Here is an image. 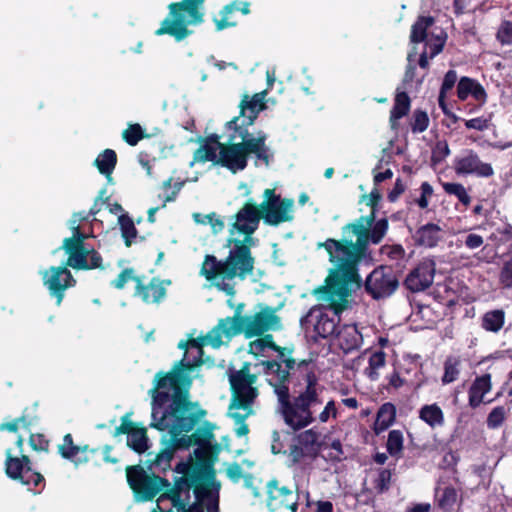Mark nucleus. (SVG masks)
Returning a JSON list of instances; mask_svg holds the SVG:
<instances>
[{"label":"nucleus","mask_w":512,"mask_h":512,"mask_svg":"<svg viewBox=\"0 0 512 512\" xmlns=\"http://www.w3.org/2000/svg\"><path fill=\"white\" fill-rule=\"evenodd\" d=\"M442 187L446 194L455 196L463 205L468 206L471 203V197L468 195L463 184L444 182L442 183Z\"/></svg>","instance_id":"nucleus-45"},{"label":"nucleus","mask_w":512,"mask_h":512,"mask_svg":"<svg viewBox=\"0 0 512 512\" xmlns=\"http://www.w3.org/2000/svg\"><path fill=\"white\" fill-rule=\"evenodd\" d=\"M365 292L374 300H381L390 297L398 288L399 280L393 268L388 265L375 267L362 280Z\"/></svg>","instance_id":"nucleus-12"},{"label":"nucleus","mask_w":512,"mask_h":512,"mask_svg":"<svg viewBox=\"0 0 512 512\" xmlns=\"http://www.w3.org/2000/svg\"><path fill=\"white\" fill-rule=\"evenodd\" d=\"M266 505L270 512H297L299 506V495L295 490L286 485H281L276 478L269 480L266 484Z\"/></svg>","instance_id":"nucleus-15"},{"label":"nucleus","mask_w":512,"mask_h":512,"mask_svg":"<svg viewBox=\"0 0 512 512\" xmlns=\"http://www.w3.org/2000/svg\"><path fill=\"white\" fill-rule=\"evenodd\" d=\"M135 279H141L138 276L134 275V269L133 268H125L123 269L119 275L111 282V285L121 290L125 287V285L130 281L133 280L135 282Z\"/></svg>","instance_id":"nucleus-56"},{"label":"nucleus","mask_w":512,"mask_h":512,"mask_svg":"<svg viewBox=\"0 0 512 512\" xmlns=\"http://www.w3.org/2000/svg\"><path fill=\"white\" fill-rule=\"evenodd\" d=\"M220 482H205V485H197L194 495L199 503H205L207 512H219Z\"/></svg>","instance_id":"nucleus-29"},{"label":"nucleus","mask_w":512,"mask_h":512,"mask_svg":"<svg viewBox=\"0 0 512 512\" xmlns=\"http://www.w3.org/2000/svg\"><path fill=\"white\" fill-rule=\"evenodd\" d=\"M321 288L322 286L316 288L314 290V294L318 296L319 300H323L328 303L329 309L333 311V315L329 316V314L323 308L315 306L311 308L307 315L301 319V323L312 324L313 319H315L316 322L313 325L316 334L323 339L334 338L340 327V314L348 306V298H345V302L343 303L345 306L340 310V308L337 306L339 297H330V294L322 292Z\"/></svg>","instance_id":"nucleus-7"},{"label":"nucleus","mask_w":512,"mask_h":512,"mask_svg":"<svg viewBox=\"0 0 512 512\" xmlns=\"http://www.w3.org/2000/svg\"><path fill=\"white\" fill-rule=\"evenodd\" d=\"M276 312L277 308L260 304L259 310L249 315L244 326H237L236 331L243 334L246 339H251L270 330H278L281 327V318Z\"/></svg>","instance_id":"nucleus-14"},{"label":"nucleus","mask_w":512,"mask_h":512,"mask_svg":"<svg viewBox=\"0 0 512 512\" xmlns=\"http://www.w3.org/2000/svg\"><path fill=\"white\" fill-rule=\"evenodd\" d=\"M248 155L235 141L226 143L219 152L218 165L227 168L232 173L242 171L247 167Z\"/></svg>","instance_id":"nucleus-25"},{"label":"nucleus","mask_w":512,"mask_h":512,"mask_svg":"<svg viewBox=\"0 0 512 512\" xmlns=\"http://www.w3.org/2000/svg\"><path fill=\"white\" fill-rule=\"evenodd\" d=\"M457 97L461 101H465L471 96L477 104H467L464 106V110L468 113H473L482 107L487 102V92L480 82L476 79L463 76L458 80L456 86Z\"/></svg>","instance_id":"nucleus-21"},{"label":"nucleus","mask_w":512,"mask_h":512,"mask_svg":"<svg viewBox=\"0 0 512 512\" xmlns=\"http://www.w3.org/2000/svg\"><path fill=\"white\" fill-rule=\"evenodd\" d=\"M16 446L20 456H13L11 449L5 453V473L22 485L28 487V490L40 492L45 487V478L43 475L32 468V461L29 456L23 454L24 439L19 436L16 440Z\"/></svg>","instance_id":"nucleus-8"},{"label":"nucleus","mask_w":512,"mask_h":512,"mask_svg":"<svg viewBox=\"0 0 512 512\" xmlns=\"http://www.w3.org/2000/svg\"><path fill=\"white\" fill-rule=\"evenodd\" d=\"M197 485H205V481L201 479L199 472L193 471L190 476H181L175 479L174 484L169 482L168 487H164L163 492L157 498V505L151 512H175L172 508H164L162 504L170 501L171 506L184 507V501L189 500L190 489Z\"/></svg>","instance_id":"nucleus-11"},{"label":"nucleus","mask_w":512,"mask_h":512,"mask_svg":"<svg viewBox=\"0 0 512 512\" xmlns=\"http://www.w3.org/2000/svg\"><path fill=\"white\" fill-rule=\"evenodd\" d=\"M506 411L503 406H497L488 414L486 423L491 429L499 428L505 421Z\"/></svg>","instance_id":"nucleus-55"},{"label":"nucleus","mask_w":512,"mask_h":512,"mask_svg":"<svg viewBox=\"0 0 512 512\" xmlns=\"http://www.w3.org/2000/svg\"><path fill=\"white\" fill-rule=\"evenodd\" d=\"M438 507L444 511H451L458 498L457 490L453 486H446L436 494Z\"/></svg>","instance_id":"nucleus-43"},{"label":"nucleus","mask_w":512,"mask_h":512,"mask_svg":"<svg viewBox=\"0 0 512 512\" xmlns=\"http://www.w3.org/2000/svg\"><path fill=\"white\" fill-rule=\"evenodd\" d=\"M323 393H324V391L320 394V398L322 400V403L320 405L316 406L314 410H312V417L314 418V420L309 425H311L316 420H318L321 423H327L330 418H333L334 420H336L338 418V409L336 407V402L333 399L329 400L325 404L323 410L318 414V416H315V412L324 403Z\"/></svg>","instance_id":"nucleus-42"},{"label":"nucleus","mask_w":512,"mask_h":512,"mask_svg":"<svg viewBox=\"0 0 512 512\" xmlns=\"http://www.w3.org/2000/svg\"><path fill=\"white\" fill-rule=\"evenodd\" d=\"M154 458L152 459V461ZM151 460H147V470L140 464L126 467L127 483L137 501L147 502L153 500L169 486V480L155 474V471L164 472L157 466L149 469Z\"/></svg>","instance_id":"nucleus-6"},{"label":"nucleus","mask_w":512,"mask_h":512,"mask_svg":"<svg viewBox=\"0 0 512 512\" xmlns=\"http://www.w3.org/2000/svg\"><path fill=\"white\" fill-rule=\"evenodd\" d=\"M31 448L37 452H48L50 441L41 433H32L29 437Z\"/></svg>","instance_id":"nucleus-57"},{"label":"nucleus","mask_w":512,"mask_h":512,"mask_svg":"<svg viewBox=\"0 0 512 512\" xmlns=\"http://www.w3.org/2000/svg\"><path fill=\"white\" fill-rule=\"evenodd\" d=\"M199 143L200 146L193 153L194 162H212L213 164L218 165L219 154H217V151L219 150V148H217V146H213L205 142Z\"/></svg>","instance_id":"nucleus-40"},{"label":"nucleus","mask_w":512,"mask_h":512,"mask_svg":"<svg viewBox=\"0 0 512 512\" xmlns=\"http://www.w3.org/2000/svg\"><path fill=\"white\" fill-rule=\"evenodd\" d=\"M403 433L400 430H391L386 443L387 452L391 456H397L403 450Z\"/></svg>","instance_id":"nucleus-47"},{"label":"nucleus","mask_w":512,"mask_h":512,"mask_svg":"<svg viewBox=\"0 0 512 512\" xmlns=\"http://www.w3.org/2000/svg\"><path fill=\"white\" fill-rule=\"evenodd\" d=\"M137 427H139L138 424L130 420V413H126L124 416H122L121 424L115 428L112 435L114 437L122 434H126L128 436Z\"/></svg>","instance_id":"nucleus-59"},{"label":"nucleus","mask_w":512,"mask_h":512,"mask_svg":"<svg viewBox=\"0 0 512 512\" xmlns=\"http://www.w3.org/2000/svg\"><path fill=\"white\" fill-rule=\"evenodd\" d=\"M62 249L68 254L66 266L76 270H92L103 268V258L94 248H86L85 244L72 237L65 238Z\"/></svg>","instance_id":"nucleus-13"},{"label":"nucleus","mask_w":512,"mask_h":512,"mask_svg":"<svg viewBox=\"0 0 512 512\" xmlns=\"http://www.w3.org/2000/svg\"><path fill=\"white\" fill-rule=\"evenodd\" d=\"M203 363L200 359L193 362L180 359L173 364L170 371H159L155 374L153 387L149 390L152 400L150 427L158 431H168L169 437H162V448L151 461L149 469L157 466L167 471L171 468L176 451L212 444L216 425L204 421L194 430L207 415V410L201 408L198 402L190 400L192 372Z\"/></svg>","instance_id":"nucleus-1"},{"label":"nucleus","mask_w":512,"mask_h":512,"mask_svg":"<svg viewBox=\"0 0 512 512\" xmlns=\"http://www.w3.org/2000/svg\"><path fill=\"white\" fill-rule=\"evenodd\" d=\"M392 478V471L383 468L378 472L377 477L373 481V485L377 493L382 494L387 492L390 488Z\"/></svg>","instance_id":"nucleus-51"},{"label":"nucleus","mask_w":512,"mask_h":512,"mask_svg":"<svg viewBox=\"0 0 512 512\" xmlns=\"http://www.w3.org/2000/svg\"><path fill=\"white\" fill-rule=\"evenodd\" d=\"M250 366L249 362H244L239 370H229L228 377L232 393L230 408L252 412V406L259 395V391L254 386L257 376L250 373Z\"/></svg>","instance_id":"nucleus-9"},{"label":"nucleus","mask_w":512,"mask_h":512,"mask_svg":"<svg viewBox=\"0 0 512 512\" xmlns=\"http://www.w3.org/2000/svg\"><path fill=\"white\" fill-rule=\"evenodd\" d=\"M249 343V353L259 356L266 349L277 353V358L261 362L263 372L269 376V384L278 397L279 412L284 423L293 431H300L314 420L312 410L322 403L320 394L325 387L319 382L315 371H308L303 376L304 383H299L296 396L290 397L288 387L291 370L296 364L292 357L293 348L281 347L274 341L272 334H263Z\"/></svg>","instance_id":"nucleus-3"},{"label":"nucleus","mask_w":512,"mask_h":512,"mask_svg":"<svg viewBox=\"0 0 512 512\" xmlns=\"http://www.w3.org/2000/svg\"><path fill=\"white\" fill-rule=\"evenodd\" d=\"M388 228L387 218H381L373 223L372 215L360 216L342 227L341 239L327 238L317 243V249L323 248L327 252L331 264L321 291L330 294V297L338 296L337 306L340 310L344 308L343 303L345 298L349 297L351 288L362 287L360 264H373L369 244H379Z\"/></svg>","instance_id":"nucleus-2"},{"label":"nucleus","mask_w":512,"mask_h":512,"mask_svg":"<svg viewBox=\"0 0 512 512\" xmlns=\"http://www.w3.org/2000/svg\"><path fill=\"white\" fill-rule=\"evenodd\" d=\"M461 359L457 356H448L444 362L443 384H450L456 381L460 374Z\"/></svg>","instance_id":"nucleus-41"},{"label":"nucleus","mask_w":512,"mask_h":512,"mask_svg":"<svg viewBox=\"0 0 512 512\" xmlns=\"http://www.w3.org/2000/svg\"><path fill=\"white\" fill-rule=\"evenodd\" d=\"M380 253L386 255L390 260L401 261L406 256L405 249L401 244H385L380 248Z\"/></svg>","instance_id":"nucleus-54"},{"label":"nucleus","mask_w":512,"mask_h":512,"mask_svg":"<svg viewBox=\"0 0 512 512\" xmlns=\"http://www.w3.org/2000/svg\"><path fill=\"white\" fill-rule=\"evenodd\" d=\"M243 308V303L238 304L232 317L220 319L212 331L207 334L206 338L213 347L217 348L222 345V336L231 339L234 336L240 335L236 328H238L237 326H244L249 316L242 315Z\"/></svg>","instance_id":"nucleus-18"},{"label":"nucleus","mask_w":512,"mask_h":512,"mask_svg":"<svg viewBox=\"0 0 512 512\" xmlns=\"http://www.w3.org/2000/svg\"><path fill=\"white\" fill-rule=\"evenodd\" d=\"M206 0H181L168 5V16L155 31L156 36L169 35L177 42L190 36L193 31L189 25H199L204 22L203 6Z\"/></svg>","instance_id":"nucleus-5"},{"label":"nucleus","mask_w":512,"mask_h":512,"mask_svg":"<svg viewBox=\"0 0 512 512\" xmlns=\"http://www.w3.org/2000/svg\"><path fill=\"white\" fill-rule=\"evenodd\" d=\"M245 414H241L239 412H235L231 414V417L235 420L239 426L236 428L235 433L238 437L245 436L249 433V427L245 423V419L252 414V412H249V410H245Z\"/></svg>","instance_id":"nucleus-61"},{"label":"nucleus","mask_w":512,"mask_h":512,"mask_svg":"<svg viewBox=\"0 0 512 512\" xmlns=\"http://www.w3.org/2000/svg\"><path fill=\"white\" fill-rule=\"evenodd\" d=\"M43 284L47 287L50 294L56 298V304L59 306L64 298L65 291L76 285V280L66 264L64 266H51L42 274Z\"/></svg>","instance_id":"nucleus-17"},{"label":"nucleus","mask_w":512,"mask_h":512,"mask_svg":"<svg viewBox=\"0 0 512 512\" xmlns=\"http://www.w3.org/2000/svg\"><path fill=\"white\" fill-rule=\"evenodd\" d=\"M496 39L502 45H511L512 44V22L505 20L501 23L498 31L496 33Z\"/></svg>","instance_id":"nucleus-58"},{"label":"nucleus","mask_w":512,"mask_h":512,"mask_svg":"<svg viewBox=\"0 0 512 512\" xmlns=\"http://www.w3.org/2000/svg\"><path fill=\"white\" fill-rule=\"evenodd\" d=\"M364 198H367L366 205L371 208L370 214L373 216V223L376 222V213L378 209L379 202L382 198L380 191L375 187L371 190L369 195H364Z\"/></svg>","instance_id":"nucleus-60"},{"label":"nucleus","mask_w":512,"mask_h":512,"mask_svg":"<svg viewBox=\"0 0 512 512\" xmlns=\"http://www.w3.org/2000/svg\"><path fill=\"white\" fill-rule=\"evenodd\" d=\"M443 238L442 228L435 223H427L420 226L413 235L417 246L434 248Z\"/></svg>","instance_id":"nucleus-30"},{"label":"nucleus","mask_w":512,"mask_h":512,"mask_svg":"<svg viewBox=\"0 0 512 512\" xmlns=\"http://www.w3.org/2000/svg\"><path fill=\"white\" fill-rule=\"evenodd\" d=\"M433 24V17L419 16L411 27L410 41L415 44L425 41L427 38V30Z\"/></svg>","instance_id":"nucleus-39"},{"label":"nucleus","mask_w":512,"mask_h":512,"mask_svg":"<svg viewBox=\"0 0 512 512\" xmlns=\"http://www.w3.org/2000/svg\"><path fill=\"white\" fill-rule=\"evenodd\" d=\"M240 11L243 15L250 13V3L246 1L234 0L225 5L219 12L221 18H214L213 22L216 26V31H222L237 25V21L233 19V14Z\"/></svg>","instance_id":"nucleus-28"},{"label":"nucleus","mask_w":512,"mask_h":512,"mask_svg":"<svg viewBox=\"0 0 512 512\" xmlns=\"http://www.w3.org/2000/svg\"><path fill=\"white\" fill-rule=\"evenodd\" d=\"M453 169L459 176L472 175L478 178H489L494 175L492 165L482 161L478 152L472 148L463 149L454 158Z\"/></svg>","instance_id":"nucleus-16"},{"label":"nucleus","mask_w":512,"mask_h":512,"mask_svg":"<svg viewBox=\"0 0 512 512\" xmlns=\"http://www.w3.org/2000/svg\"><path fill=\"white\" fill-rule=\"evenodd\" d=\"M451 153L448 142L439 140L432 149L431 162L433 165L442 163Z\"/></svg>","instance_id":"nucleus-50"},{"label":"nucleus","mask_w":512,"mask_h":512,"mask_svg":"<svg viewBox=\"0 0 512 512\" xmlns=\"http://www.w3.org/2000/svg\"><path fill=\"white\" fill-rule=\"evenodd\" d=\"M465 126L467 129H475L478 131H484L488 129L489 122L488 119L484 117H476L469 120H465Z\"/></svg>","instance_id":"nucleus-64"},{"label":"nucleus","mask_w":512,"mask_h":512,"mask_svg":"<svg viewBox=\"0 0 512 512\" xmlns=\"http://www.w3.org/2000/svg\"><path fill=\"white\" fill-rule=\"evenodd\" d=\"M218 449V444H210L197 446V448L193 451V455L195 457V465L197 466L196 472L201 474V479H203L205 482L216 481L214 462L217 458Z\"/></svg>","instance_id":"nucleus-24"},{"label":"nucleus","mask_w":512,"mask_h":512,"mask_svg":"<svg viewBox=\"0 0 512 512\" xmlns=\"http://www.w3.org/2000/svg\"><path fill=\"white\" fill-rule=\"evenodd\" d=\"M127 446L138 454L145 453L150 445L145 427H137L130 435L127 436Z\"/></svg>","instance_id":"nucleus-38"},{"label":"nucleus","mask_w":512,"mask_h":512,"mask_svg":"<svg viewBox=\"0 0 512 512\" xmlns=\"http://www.w3.org/2000/svg\"><path fill=\"white\" fill-rule=\"evenodd\" d=\"M505 324V312L502 309H494L484 313L481 319V327L492 333H498Z\"/></svg>","instance_id":"nucleus-36"},{"label":"nucleus","mask_w":512,"mask_h":512,"mask_svg":"<svg viewBox=\"0 0 512 512\" xmlns=\"http://www.w3.org/2000/svg\"><path fill=\"white\" fill-rule=\"evenodd\" d=\"M266 94L267 91L264 90L262 92L255 93L251 98L248 95H244L239 104L240 113L238 116L239 118H243L241 123H244L246 126L253 125L259 113L266 108Z\"/></svg>","instance_id":"nucleus-27"},{"label":"nucleus","mask_w":512,"mask_h":512,"mask_svg":"<svg viewBox=\"0 0 512 512\" xmlns=\"http://www.w3.org/2000/svg\"><path fill=\"white\" fill-rule=\"evenodd\" d=\"M419 418L431 428L441 427L445 423L444 413L436 403L423 405L419 410Z\"/></svg>","instance_id":"nucleus-35"},{"label":"nucleus","mask_w":512,"mask_h":512,"mask_svg":"<svg viewBox=\"0 0 512 512\" xmlns=\"http://www.w3.org/2000/svg\"><path fill=\"white\" fill-rule=\"evenodd\" d=\"M94 163L98 171L110 179L117 164V154L112 149H105L97 156Z\"/></svg>","instance_id":"nucleus-37"},{"label":"nucleus","mask_w":512,"mask_h":512,"mask_svg":"<svg viewBox=\"0 0 512 512\" xmlns=\"http://www.w3.org/2000/svg\"><path fill=\"white\" fill-rule=\"evenodd\" d=\"M295 439L297 443H299L306 450H308L310 448H313L317 444L319 439V433L312 428L300 432Z\"/></svg>","instance_id":"nucleus-53"},{"label":"nucleus","mask_w":512,"mask_h":512,"mask_svg":"<svg viewBox=\"0 0 512 512\" xmlns=\"http://www.w3.org/2000/svg\"><path fill=\"white\" fill-rule=\"evenodd\" d=\"M499 281L506 288H512V258L505 261L499 273Z\"/></svg>","instance_id":"nucleus-62"},{"label":"nucleus","mask_w":512,"mask_h":512,"mask_svg":"<svg viewBox=\"0 0 512 512\" xmlns=\"http://www.w3.org/2000/svg\"><path fill=\"white\" fill-rule=\"evenodd\" d=\"M118 223L120 225L121 235L124 239V243L127 247H130L138 233L135 224L133 220L126 214L119 216Z\"/></svg>","instance_id":"nucleus-44"},{"label":"nucleus","mask_w":512,"mask_h":512,"mask_svg":"<svg viewBox=\"0 0 512 512\" xmlns=\"http://www.w3.org/2000/svg\"><path fill=\"white\" fill-rule=\"evenodd\" d=\"M456 82H457V72L452 69L448 70L444 75V78H443V81H442V84L440 87L438 102L446 101L447 93L453 89Z\"/></svg>","instance_id":"nucleus-52"},{"label":"nucleus","mask_w":512,"mask_h":512,"mask_svg":"<svg viewBox=\"0 0 512 512\" xmlns=\"http://www.w3.org/2000/svg\"><path fill=\"white\" fill-rule=\"evenodd\" d=\"M429 123L428 114L421 109H416L410 122L411 131L413 133H422L427 130Z\"/></svg>","instance_id":"nucleus-48"},{"label":"nucleus","mask_w":512,"mask_h":512,"mask_svg":"<svg viewBox=\"0 0 512 512\" xmlns=\"http://www.w3.org/2000/svg\"><path fill=\"white\" fill-rule=\"evenodd\" d=\"M262 214L260 207L253 200H247L242 207L234 214V222L231 224L229 230L230 234L235 232L239 234L255 233L259 227L260 220H262Z\"/></svg>","instance_id":"nucleus-19"},{"label":"nucleus","mask_w":512,"mask_h":512,"mask_svg":"<svg viewBox=\"0 0 512 512\" xmlns=\"http://www.w3.org/2000/svg\"><path fill=\"white\" fill-rule=\"evenodd\" d=\"M193 218L196 223L210 224L215 233L222 231L225 227L224 221L221 218H219L215 212L209 213L204 216L201 215L200 213H195L193 215Z\"/></svg>","instance_id":"nucleus-49"},{"label":"nucleus","mask_w":512,"mask_h":512,"mask_svg":"<svg viewBox=\"0 0 512 512\" xmlns=\"http://www.w3.org/2000/svg\"><path fill=\"white\" fill-rule=\"evenodd\" d=\"M58 453L63 459L72 462L75 467H79L90 461H93L96 466L100 465V461L94 459L96 455H99L100 449L90 448L89 445H76L70 433L64 435L63 443L58 445Z\"/></svg>","instance_id":"nucleus-20"},{"label":"nucleus","mask_w":512,"mask_h":512,"mask_svg":"<svg viewBox=\"0 0 512 512\" xmlns=\"http://www.w3.org/2000/svg\"><path fill=\"white\" fill-rule=\"evenodd\" d=\"M293 204L292 199L283 198L279 202H270L268 205L259 206L263 222L269 226H278L284 222H291L294 219Z\"/></svg>","instance_id":"nucleus-23"},{"label":"nucleus","mask_w":512,"mask_h":512,"mask_svg":"<svg viewBox=\"0 0 512 512\" xmlns=\"http://www.w3.org/2000/svg\"><path fill=\"white\" fill-rule=\"evenodd\" d=\"M334 338L338 340L340 348L346 353L358 349L362 343V335L355 324H345L339 327Z\"/></svg>","instance_id":"nucleus-31"},{"label":"nucleus","mask_w":512,"mask_h":512,"mask_svg":"<svg viewBox=\"0 0 512 512\" xmlns=\"http://www.w3.org/2000/svg\"><path fill=\"white\" fill-rule=\"evenodd\" d=\"M421 195L415 200V203L421 208L426 209L428 207V198L433 194V187L428 182H423L420 186Z\"/></svg>","instance_id":"nucleus-63"},{"label":"nucleus","mask_w":512,"mask_h":512,"mask_svg":"<svg viewBox=\"0 0 512 512\" xmlns=\"http://www.w3.org/2000/svg\"><path fill=\"white\" fill-rule=\"evenodd\" d=\"M238 122L239 116H235L226 123L227 129L234 131L229 136V140L235 141L239 138L241 141L237 143L242 146V149L248 156L254 154L258 160L262 161L265 165H269L271 155L269 154V148L266 146L267 135L263 131H259L256 136H253L249 132L248 126Z\"/></svg>","instance_id":"nucleus-10"},{"label":"nucleus","mask_w":512,"mask_h":512,"mask_svg":"<svg viewBox=\"0 0 512 512\" xmlns=\"http://www.w3.org/2000/svg\"><path fill=\"white\" fill-rule=\"evenodd\" d=\"M148 137L138 123L128 124L122 132V139L130 146H136L142 139Z\"/></svg>","instance_id":"nucleus-46"},{"label":"nucleus","mask_w":512,"mask_h":512,"mask_svg":"<svg viewBox=\"0 0 512 512\" xmlns=\"http://www.w3.org/2000/svg\"><path fill=\"white\" fill-rule=\"evenodd\" d=\"M491 388V374L486 373L481 376H477L468 390L469 406L473 409L479 407L483 402L484 395L488 393Z\"/></svg>","instance_id":"nucleus-32"},{"label":"nucleus","mask_w":512,"mask_h":512,"mask_svg":"<svg viewBox=\"0 0 512 512\" xmlns=\"http://www.w3.org/2000/svg\"><path fill=\"white\" fill-rule=\"evenodd\" d=\"M228 256L224 260H218L214 255H206L201 266V275L206 280L214 281L218 278L232 280L245 279L253 272L255 259L251 250L242 242L236 246L231 245Z\"/></svg>","instance_id":"nucleus-4"},{"label":"nucleus","mask_w":512,"mask_h":512,"mask_svg":"<svg viewBox=\"0 0 512 512\" xmlns=\"http://www.w3.org/2000/svg\"><path fill=\"white\" fill-rule=\"evenodd\" d=\"M411 108V99L407 92L398 91L394 99V105L390 111V123L394 128L397 121L407 116Z\"/></svg>","instance_id":"nucleus-34"},{"label":"nucleus","mask_w":512,"mask_h":512,"mask_svg":"<svg viewBox=\"0 0 512 512\" xmlns=\"http://www.w3.org/2000/svg\"><path fill=\"white\" fill-rule=\"evenodd\" d=\"M434 275V261L424 260L409 272L404 280V286L412 293L422 292L433 284Z\"/></svg>","instance_id":"nucleus-22"},{"label":"nucleus","mask_w":512,"mask_h":512,"mask_svg":"<svg viewBox=\"0 0 512 512\" xmlns=\"http://www.w3.org/2000/svg\"><path fill=\"white\" fill-rule=\"evenodd\" d=\"M396 406L391 402L383 403L377 413L373 424V431L376 435H380L391 427L396 420Z\"/></svg>","instance_id":"nucleus-33"},{"label":"nucleus","mask_w":512,"mask_h":512,"mask_svg":"<svg viewBox=\"0 0 512 512\" xmlns=\"http://www.w3.org/2000/svg\"><path fill=\"white\" fill-rule=\"evenodd\" d=\"M135 294L138 295L146 304L160 303L166 297V285H170V280H161L153 277L148 284H144L141 279H135Z\"/></svg>","instance_id":"nucleus-26"}]
</instances>
